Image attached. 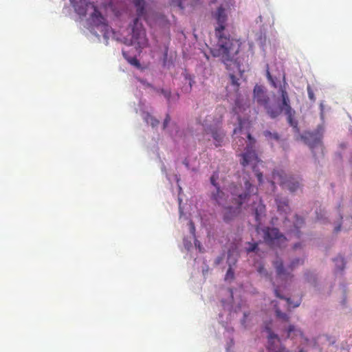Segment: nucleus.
<instances>
[{"label":"nucleus","mask_w":352,"mask_h":352,"mask_svg":"<svg viewBox=\"0 0 352 352\" xmlns=\"http://www.w3.org/2000/svg\"><path fill=\"white\" fill-rule=\"evenodd\" d=\"M171 7L177 8L181 10H184L188 4V0H169Z\"/></svg>","instance_id":"obj_20"},{"label":"nucleus","mask_w":352,"mask_h":352,"mask_svg":"<svg viewBox=\"0 0 352 352\" xmlns=\"http://www.w3.org/2000/svg\"><path fill=\"white\" fill-rule=\"evenodd\" d=\"M122 55L129 64H131V65H133L137 68L140 67L141 65H140V61L137 59L136 57L129 56L127 52L124 50H122Z\"/></svg>","instance_id":"obj_19"},{"label":"nucleus","mask_w":352,"mask_h":352,"mask_svg":"<svg viewBox=\"0 0 352 352\" xmlns=\"http://www.w3.org/2000/svg\"><path fill=\"white\" fill-rule=\"evenodd\" d=\"M302 337V333L300 329H296L294 325H289L287 329V337L294 338V336Z\"/></svg>","instance_id":"obj_21"},{"label":"nucleus","mask_w":352,"mask_h":352,"mask_svg":"<svg viewBox=\"0 0 352 352\" xmlns=\"http://www.w3.org/2000/svg\"><path fill=\"white\" fill-rule=\"evenodd\" d=\"M226 23H217L214 29V34L217 38L216 47L210 48L212 56L221 58L222 62L229 69L232 62L234 54L239 52L240 44L238 41L230 37Z\"/></svg>","instance_id":"obj_3"},{"label":"nucleus","mask_w":352,"mask_h":352,"mask_svg":"<svg viewBox=\"0 0 352 352\" xmlns=\"http://www.w3.org/2000/svg\"><path fill=\"white\" fill-rule=\"evenodd\" d=\"M189 225L190 226L191 232L192 234H194L195 231V225H194L193 222L192 221H190Z\"/></svg>","instance_id":"obj_38"},{"label":"nucleus","mask_w":352,"mask_h":352,"mask_svg":"<svg viewBox=\"0 0 352 352\" xmlns=\"http://www.w3.org/2000/svg\"><path fill=\"white\" fill-rule=\"evenodd\" d=\"M146 121L148 124H150L153 127L157 126L160 123L158 120L155 119L154 117L149 114L146 116Z\"/></svg>","instance_id":"obj_27"},{"label":"nucleus","mask_w":352,"mask_h":352,"mask_svg":"<svg viewBox=\"0 0 352 352\" xmlns=\"http://www.w3.org/2000/svg\"><path fill=\"white\" fill-rule=\"evenodd\" d=\"M287 84L284 81V85H280L279 93L281 97V102H268L264 107L267 115L272 119L278 117L283 112L287 116V120L289 125L295 129L298 127V122L294 120L295 111L292 109L290 104V99L286 89Z\"/></svg>","instance_id":"obj_4"},{"label":"nucleus","mask_w":352,"mask_h":352,"mask_svg":"<svg viewBox=\"0 0 352 352\" xmlns=\"http://www.w3.org/2000/svg\"><path fill=\"white\" fill-rule=\"evenodd\" d=\"M266 75H267V79L269 80V81L271 82L272 85L274 87H277V85L276 83V81L274 79V78L272 77V76L271 75L270 71H269V69L267 68V71H266Z\"/></svg>","instance_id":"obj_31"},{"label":"nucleus","mask_w":352,"mask_h":352,"mask_svg":"<svg viewBox=\"0 0 352 352\" xmlns=\"http://www.w3.org/2000/svg\"><path fill=\"white\" fill-rule=\"evenodd\" d=\"M263 234L264 241L271 246L281 247L287 241L286 237L276 228H265Z\"/></svg>","instance_id":"obj_10"},{"label":"nucleus","mask_w":352,"mask_h":352,"mask_svg":"<svg viewBox=\"0 0 352 352\" xmlns=\"http://www.w3.org/2000/svg\"><path fill=\"white\" fill-rule=\"evenodd\" d=\"M211 118V116H208L205 120V124H204L205 127V131L206 133L212 135V137L214 140L215 146L218 147L221 145V142H223L225 136V133L221 130L220 126L222 116H220L219 118L216 119L214 124H212L208 123L210 122Z\"/></svg>","instance_id":"obj_9"},{"label":"nucleus","mask_w":352,"mask_h":352,"mask_svg":"<svg viewBox=\"0 0 352 352\" xmlns=\"http://www.w3.org/2000/svg\"><path fill=\"white\" fill-rule=\"evenodd\" d=\"M286 300L287 302V304L289 307H292V308H295V307H297L299 306L300 305V302H297V303H295L294 304V302H292L291 299L290 298H286Z\"/></svg>","instance_id":"obj_35"},{"label":"nucleus","mask_w":352,"mask_h":352,"mask_svg":"<svg viewBox=\"0 0 352 352\" xmlns=\"http://www.w3.org/2000/svg\"><path fill=\"white\" fill-rule=\"evenodd\" d=\"M75 13L80 19L87 17L89 12V20L86 22H109V14L118 15L116 0H69Z\"/></svg>","instance_id":"obj_2"},{"label":"nucleus","mask_w":352,"mask_h":352,"mask_svg":"<svg viewBox=\"0 0 352 352\" xmlns=\"http://www.w3.org/2000/svg\"><path fill=\"white\" fill-rule=\"evenodd\" d=\"M263 135L268 140L279 141L280 140V136L276 132L272 133L270 131H265L263 132Z\"/></svg>","instance_id":"obj_22"},{"label":"nucleus","mask_w":352,"mask_h":352,"mask_svg":"<svg viewBox=\"0 0 352 352\" xmlns=\"http://www.w3.org/2000/svg\"><path fill=\"white\" fill-rule=\"evenodd\" d=\"M234 271H233L232 267L230 266L227 270V272H226V274L225 276V280H232L234 279Z\"/></svg>","instance_id":"obj_29"},{"label":"nucleus","mask_w":352,"mask_h":352,"mask_svg":"<svg viewBox=\"0 0 352 352\" xmlns=\"http://www.w3.org/2000/svg\"><path fill=\"white\" fill-rule=\"evenodd\" d=\"M232 7V6L221 3L215 10L212 12V18L216 22H227Z\"/></svg>","instance_id":"obj_13"},{"label":"nucleus","mask_w":352,"mask_h":352,"mask_svg":"<svg viewBox=\"0 0 352 352\" xmlns=\"http://www.w3.org/2000/svg\"><path fill=\"white\" fill-rule=\"evenodd\" d=\"M299 352H302V351H300Z\"/></svg>","instance_id":"obj_53"},{"label":"nucleus","mask_w":352,"mask_h":352,"mask_svg":"<svg viewBox=\"0 0 352 352\" xmlns=\"http://www.w3.org/2000/svg\"><path fill=\"white\" fill-rule=\"evenodd\" d=\"M160 22L164 23V22H170V21H168V20H164V17H162V18L161 19V20H160Z\"/></svg>","instance_id":"obj_42"},{"label":"nucleus","mask_w":352,"mask_h":352,"mask_svg":"<svg viewBox=\"0 0 352 352\" xmlns=\"http://www.w3.org/2000/svg\"><path fill=\"white\" fill-rule=\"evenodd\" d=\"M204 56L206 58L207 60H209V56L207 55L206 53L204 54Z\"/></svg>","instance_id":"obj_44"},{"label":"nucleus","mask_w":352,"mask_h":352,"mask_svg":"<svg viewBox=\"0 0 352 352\" xmlns=\"http://www.w3.org/2000/svg\"><path fill=\"white\" fill-rule=\"evenodd\" d=\"M304 263V260L303 259H301V258H296L294 260H293L290 265H289L288 268L292 271L294 270L296 267L302 265Z\"/></svg>","instance_id":"obj_25"},{"label":"nucleus","mask_w":352,"mask_h":352,"mask_svg":"<svg viewBox=\"0 0 352 352\" xmlns=\"http://www.w3.org/2000/svg\"><path fill=\"white\" fill-rule=\"evenodd\" d=\"M274 266L276 270V273L279 277L289 275L286 273L287 270L284 268L283 261L278 259L274 262Z\"/></svg>","instance_id":"obj_18"},{"label":"nucleus","mask_w":352,"mask_h":352,"mask_svg":"<svg viewBox=\"0 0 352 352\" xmlns=\"http://www.w3.org/2000/svg\"><path fill=\"white\" fill-rule=\"evenodd\" d=\"M296 235L298 236V237H299V234H298V231L296 230Z\"/></svg>","instance_id":"obj_51"},{"label":"nucleus","mask_w":352,"mask_h":352,"mask_svg":"<svg viewBox=\"0 0 352 352\" xmlns=\"http://www.w3.org/2000/svg\"><path fill=\"white\" fill-rule=\"evenodd\" d=\"M304 224L303 218L299 217L298 215L295 216V221L294 222V227L296 230L300 228Z\"/></svg>","instance_id":"obj_28"},{"label":"nucleus","mask_w":352,"mask_h":352,"mask_svg":"<svg viewBox=\"0 0 352 352\" xmlns=\"http://www.w3.org/2000/svg\"><path fill=\"white\" fill-rule=\"evenodd\" d=\"M265 269L263 267H260L259 269H258V272L262 274V273H264L265 272Z\"/></svg>","instance_id":"obj_40"},{"label":"nucleus","mask_w":352,"mask_h":352,"mask_svg":"<svg viewBox=\"0 0 352 352\" xmlns=\"http://www.w3.org/2000/svg\"><path fill=\"white\" fill-rule=\"evenodd\" d=\"M230 78L231 80L232 85L235 87L236 90H238L239 87V79L233 74H230Z\"/></svg>","instance_id":"obj_30"},{"label":"nucleus","mask_w":352,"mask_h":352,"mask_svg":"<svg viewBox=\"0 0 352 352\" xmlns=\"http://www.w3.org/2000/svg\"><path fill=\"white\" fill-rule=\"evenodd\" d=\"M236 133H237V129H235L234 130V134H236Z\"/></svg>","instance_id":"obj_46"},{"label":"nucleus","mask_w":352,"mask_h":352,"mask_svg":"<svg viewBox=\"0 0 352 352\" xmlns=\"http://www.w3.org/2000/svg\"><path fill=\"white\" fill-rule=\"evenodd\" d=\"M238 70L239 71L240 73H242V71H241L239 65H238Z\"/></svg>","instance_id":"obj_45"},{"label":"nucleus","mask_w":352,"mask_h":352,"mask_svg":"<svg viewBox=\"0 0 352 352\" xmlns=\"http://www.w3.org/2000/svg\"><path fill=\"white\" fill-rule=\"evenodd\" d=\"M268 333V349L271 352H289L286 349L281 346L280 338L274 333L270 327L265 328Z\"/></svg>","instance_id":"obj_12"},{"label":"nucleus","mask_w":352,"mask_h":352,"mask_svg":"<svg viewBox=\"0 0 352 352\" xmlns=\"http://www.w3.org/2000/svg\"><path fill=\"white\" fill-rule=\"evenodd\" d=\"M286 273H287V274H289V275H287V276H282V277H280V278H287V277H289V276H290V278H292V276H290V274H289V272H286Z\"/></svg>","instance_id":"obj_41"},{"label":"nucleus","mask_w":352,"mask_h":352,"mask_svg":"<svg viewBox=\"0 0 352 352\" xmlns=\"http://www.w3.org/2000/svg\"><path fill=\"white\" fill-rule=\"evenodd\" d=\"M298 244H296V245H294V248H295V249H296V248H297V247H298Z\"/></svg>","instance_id":"obj_49"},{"label":"nucleus","mask_w":352,"mask_h":352,"mask_svg":"<svg viewBox=\"0 0 352 352\" xmlns=\"http://www.w3.org/2000/svg\"><path fill=\"white\" fill-rule=\"evenodd\" d=\"M275 202L277 206L278 211L280 214H287L290 212L289 199L287 198L277 196L275 198Z\"/></svg>","instance_id":"obj_16"},{"label":"nucleus","mask_w":352,"mask_h":352,"mask_svg":"<svg viewBox=\"0 0 352 352\" xmlns=\"http://www.w3.org/2000/svg\"><path fill=\"white\" fill-rule=\"evenodd\" d=\"M254 99L256 102L263 107L270 101L269 97L265 94L263 88L261 86L256 85L254 88Z\"/></svg>","instance_id":"obj_14"},{"label":"nucleus","mask_w":352,"mask_h":352,"mask_svg":"<svg viewBox=\"0 0 352 352\" xmlns=\"http://www.w3.org/2000/svg\"><path fill=\"white\" fill-rule=\"evenodd\" d=\"M222 3L233 6L234 3V0H223Z\"/></svg>","instance_id":"obj_37"},{"label":"nucleus","mask_w":352,"mask_h":352,"mask_svg":"<svg viewBox=\"0 0 352 352\" xmlns=\"http://www.w3.org/2000/svg\"><path fill=\"white\" fill-rule=\"evenodd\" d=\"M248 316V315L246 314V313L244 314V317L246 318Z\"/></svg>","instance_id":"obj_52"},{"label":"nucleus","mask_w":352,"mask_h":352,"mask_svg":"<svg viewBox=\"0 0 352 352\" xmlns=\"http://www.w3.org/2000/svg\"><path fill=\"white\" fill-rule=\"evenodd\" d=\"M275 314L276 318H278V319L281 320L283 322H288L289 320V315L285 313L281 312L279 308H276Z\"/></svg>","instance_id":"obj_23"},{"label":"nucleus","mask_w":352,"mask_h":352,"mask_svg":"<svg viewBox=\"0 0 352 352\" xmlns=\"http://www.w3.org/2000/svg\"><path fill=\"white\" fill-rule=\"evenodd\" d=\"M323 136V128L321 126L312 132H305L302 136V139L305 143L307 144L310 148L314 149L318 146L322 145V139Z\"/></svg>","instance_id":"obj_11"},{"label":"nucleus","mask_w":352,"mask_h":352,"mask_svg":"<svg viewBox=\"0 0 352 352\" xmlns=\"http://www.w3.org/2000/svg\"><path fill=\"white\" fill-rule=\"evenodd\" d=\"M212 197L220 206L223 205L225 203V194L220 190L219 187L217 188L216 192H212Z\"/></svg>","instance_id":"obj_17"},{"label":"nucleus","mask_w":352,"mask_h":352,"mask_svg":"<svg viewBox=\"0 0 352 352\" xmlns=\"http://www.w3.org/2000/svg\"><path fill=\"white\" fill-rule=\"evenodd\" d=\"M248 247L245 248V250L248 253L255 252H257L258 248V243H251L248 242L247 243Z\"/></svg>","instance_id":"obj_26"},{"label":"nucleus","mask_w":352,"mask_h":352,"mask_svg":"<svg viewBox=\"0 0 352 352\" xmlns=\"http://www.w3.org/2000/svg\"><path fill=\"white\" fill-rule=\"evenodd\" d=\"M247 137L250 140V144L247 146L245 151L240 155L241 157V164L243 167L248 165L252 166V170L257 177L258 182L259 184H261L263 183V173L256 168L257 164L261 161L258 160V157L252 145V144L255 142V140L250 133H248Z\"/></svg>","instance_id":"obj_6"},{"label":"nucleus","mask_w":352,"mask_h":352,"mask_svg":"<svg viewBox=\"0 0 352 352\" xmlns=\"http://www.w3.org/2000/svg\"><path fill=\"white\" fill-rule=\"evenodd\" d=\"M217 1V0H210V3H215Z\"/></svg>","instance_id":"obj_43"},{"label":"nucleus","mask_w":352,"mask_h":352,"mask_svg":"<svg viewBox=\"0 0 352 352\" xmlns=\"http://www.w3.org/2000/svg\"><path fill=\"white\" fill-rule=\"evenodd\" d=\"M162 93L164 94V96L168 99H170V91H166V90H162Z\"/></svg>","instance_id":"obj_36"},{"label":"nucleus","mask_w":352,"mask_h":352,"mask_svg":"<svg viewBox=\"0 0 352 352\" xmlns=\"http://www.w3.org/2000/svg\"><path fill=\"white\" fill-rule=\"evenodd\" d=\"M275 182L279 184L283 188H285L291 192H295L301 187V179L292 175H287L283 170H274L272 172V180L270 183L275 188Z\"/></svg>","instance_id":"obj_7"},{"label":"nucleus","mask_w":352,"mask_h":352,"mask_svg":"<svg viewBox=\"0 0 352 352\" xmlns=\"http://www.w3.org/2000/svg\"><path fill=\"white\" fill-rule=\"evenodd\" d=\"M129 5L124 6L122 11L127 12L129 8L135 10V16L131 22H140L142 19L144 22H151L150 21V14H151V8L146 0H128Z\"/></svg>","instance_id":"obj_8"},{"label":"nucleus","mask_w":352,"mask_h":352,"mask_svg":"<svg viewBox=\"0 0 352 352\" xmlns=\"http://www.w3.org/2000/svg\"><path fill=\"white\" fill-rule=\"evenodd\" d=\"M88 25L87 28L93 34L99 37L100 36L99 33H100L106 41L110 38L121 40L127 45H134L140 51L148 46V39L142 23H129L127 28L121 30L120 37L117 36L109 23H88Z\"/></svg>","instance_id":"obj_1"},{"label":"nucleus","mask_w":352,"mask_h":352,"mask_svg":"<svg viewBox=\"0 0 352 352\" xmlns=\"http://www.w3.org/2000/svg\"><path fill=\"white\" fill-rule=\"evenodd\" d=\"M274 292H275V295H276V297H278L279 298H281V299H284L285 298L283 296H281L279 294V292H278V290L277 289H275Z\"/></svg>","instance_id":"obj_39"},{"label":"nucleus","mask_w":352,"mask_h":352,"mask_svg":"<svg viewBox=\"0 0 352 352\" xmlns=\"http://www.w3.org/2000/svg\"><path fill=\"white\" fill-rule=\"evenodd\" d=\"M239 141H241V140H239ZM243 141H244V139H243V138H242V140H241V144H243Z\"/></svg>","instance_id":"obj_48"},{"label":"nucleus","mask_w":352,"mask_h":352,"mask_svg":"<svg viewBox=\"0 0 352 352\" xmlns=\"http://www.w3.org/2000/svg\"><path fill=\"white\" fill-rule=\"evenodd\" d=\"M340 230V227L336 228V231L338 232Z\"/></svg>","instance_id":"obj_47"},{"label":"nucleus","mask_w":352,"mask_h":352,"mask_svg":"<svg viewBox=\"0 0 352 352\" xmlns=\"http://www.w3.org/2000/svg\"><path fill=\"white\" fill-rule=\"evenodd\" d=\"M170 121V117L168 114H167L163 122V129H166Z\"/></svg>","instance_id":"obj_34"},{"label":"nucleus","mask_w":352,"mask_h":352,"mask_svg":"<svg viewBox=\"0 0 352 352\" xmlns=\"http://www.w3.org/2000/svg\"><path fill=\"white\" fill-rule=\"evenodd\" d=\"M245 192H242L241 187L233 186L231 190L232 195V203L235 206L224 207L223 210V219L226 222H229L236 217L241 212V208L245 203H248L250 200L251 192H254L253 185L249 182H245Z\"/></svg>","instance_id":"obj_5"},{"label":"nucleus","mask_w":352,"mask_h":352,"mask_svg":"<svg viewBox=\"0 0 352 352\" xmlns=\"http://www.w3.org/2000/svg\"><path fill=\"white\" fill-rule=\"evenodd\" d=\"M307 93H308V96H309V98L310 99V100H311L312 102H314L316 100V98H315L314 93L310 85L307 86Z\"/></svg>","instance_id":"obj_32"},{"label":"nucleus","mask_w":352,"mask_h":352,"mask_svg":"<svg viewBox=\"0 0 352 352\" xmlns=\"http://www.w3.org/2000/svg\"><path fill=\"white\" fill-rule=\"evenodd\" d=\"M258 19H259L261 21V20H262V16H259L258 17Z\"/></svg>","instance_id":"obj_50"},{"label":"nucleus","mask_w":352,"mask_h":352,"mask_svg":"<svg viewBox=\"0 0 352 352\" xmlns=\"http://www.w3.org/2000/svg\"><path fill=\"white\" fill-rule=\"evenodd\" d=\"M333 261L336 263V267L339 270H343L345 267V262L344 258L342 256L336 257Z\"/></svg>","instance_id":"obj_24"},{"label":"nucleus","mask_w":352,"mask_h":352,"mask_svg":"<svg viewBox=\"0 0 352 352\" xmlns=\"http://www.w3.org/2000/svg\"><path fill=\"white\" fill-rule=\"evenodd\" d=\"M253 188H254V192H256V194H254L252 192L250 198L252 197L255 196L256 199L258 200V203L257 206L254 207V214H255L256 221H258V223H260L261 217L265 215V206L263 204L262 201L260 199H258V197L257 195V189L255 188L254 186H253Z\"/></svg>","instance_id":"obj_15"},{"label":"nucleus","mask_w":352,"mask_h":352,"mask_svg":"<svg viewBox=\"0 0 352 352\" xmlns=\"http://www.w3.org/2000/svg\"><path fill=\"white\" fill-rule=\"evenodd\" d=\"M217 179H218V174H217V173H214V174L211 176V177H210V182H211V184H212L214 186H215V187H216V188H217V187H219V186H217V182H216V181H217Z\"/></svg>","instance_id":"obj_33"}]
</instances>
